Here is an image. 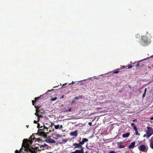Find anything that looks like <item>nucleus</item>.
Wrapping results in <instances>:
<instances>
[{
    "instance_id": "29",
    "label": "nucleus",
    "mask_w": 153,
    "mask_h": 153,
    "mask_svg": "<svg viewBox=\"0 0 153 153\" xmlns=\"http://www.w3.org/2000/svg\"><path fill=\"white\" fill-rule=\"evenodd\" d=\"M53 90H53V89H52V90H48V91L47 92H46V93L45 94H47V93L48 92H50V91H53Z\"/></svg>"
},
{
    "instance_id": "6",
    "label": "nucleus",
    "mask_w": 153,
    "mask_h": 153,
    "mask_svg": "<svg viewBox=\"0 0 153 153\" xmlns=\"http://www.w3.org/2000/svg\"><path fill=\"white\" fill-rule=\"evenodd\" d=\"M88 139L86 138H83L82 139V140L81 142H80L79 143L81 147L82 148H83L82 145H83L84 143L85 142H88Z\"/></svg>"
},
{
    "instance_id": "24",
    "label": "nucleus",
    "mask_w": 153,
    "mask_h": 153,
    "mask_svg": "<svg viewBox=\"0 0 153 153\" xmlns=\"http://www.w3.org/2000/svg\"><path fill=\"white\" fill-rule=\"evenodd\" d=\"M57 98L56 97H54V98H52L51 99V101H54L55 100H57Z\"/></svg>"
},
{
    "instance_id": "14",
    "label": "nucleus",
    "mask_w": 153,
    "mask_h": 153,
    "mask_svg": "<svg viewBox=\"0 0 153 153\" xmlns=\"http://www.w3.org/2000/svg\"><path fill=\"white\" fill-rule=\"evenodd\" d=\"M70 134L71 135L76 137L77 136V131L76 130L72 132Z\"/></svg>"
},
{
    "instance_id": "31",
    "label": "nucleus",
    "mask_w": 153,
    "mask_h": 153,
    "mask_svg": "<svg viewBox=\"0 0 153 153\" xmlns=\"http://www.w3.org/2000/svg\"><path fill=\"white\" fill-rule=\"evenodd\" d=\"M15 152L16 153H20L19 152L18 150H16Z\"/></svg>"
},
{
    "instance_id": "8",
    "label": "nucleus",
    "mask_w": 153,
    "mask_h": 153,
    "mask_svg": "<svg viewBox=\"0 0 153 153\" xmlns=\"http://www.w3.org/2000/svg\"><path fill=\"white\" fill-rule=\"evenodd\" d=\"M80 150H76L75 151L71 153H84V148H80Z\"/></svg>"
},
{
    "instance_id": "3",
    "label": "nucleus",
    "mask_w": 153,
    "mask_h": 153,
    "mask_svg": "<svg viewBox=\"0 0 153 153\" xmlns=\"http://www.w3.org/2000/svg\"><path fill=\"white\" fill-rule=\"evenodd\" d=\"M147 128L148 130L146 131L147 137H149L153 134V129L152 128L149 126L147 127Z\"/></svg>"
},
{
    "instance_id": "21",
    "label": "nucleus",
    "mask_w": 153,
    "mask_h": 153,
    "mask_svg": "<svg viewBox=\"0 0 153 153\" xmlns=\"http://www.w3.org/2000/svg\"><path fill=\"white\" fill-rule=\"evenodd\" d=\"M38 113V112H36V113L35 114L38 117V121H39V117H41V116L40 115H39Z\"/></svg>"
},
{
    "instance_id": "32",
    "label": "nucleus",
    "mask_w": 153,
    "mask_h": 153,
    "mask_svg": "<svg viewBox=\"0 0 153 153\" xmlns=\"http://www.w3.org/2000/svg\"><path fill=\"white\" fill-rule=\"evenodd\" d=\"M88 124L90 126H91L92 124V123L91 122H89V123H88Z\"/></svg>"
},
{
    "instance_id": "12",
    "label": "nucleus",
    "mask_w": 153,
    "mask_h": 153,
    "mask_svg": "<svg viewBox=\"0 0 153 153\" xmlns=\"http://www.w3.org/2000/svg\"><path fill=\"white\" fill-rule=\"evenodd\" d=\"M146 149V146L144 145H141L139 148V150L142 151H144Z\"/></svg>"
},
{
    "instance_id": "25",
    "label": "nucleus",
    "mask_w": 153,
    "mask_h": 153,
    "mask_svg": "<svg viewBox=\"0 0 153 153\" xmlns=\"http://www.w3.org/2000/svg\"><path fill=\"white\" fill-rule=\"evenodd\" d=\"M150 147L153 149V143H151L150 145Z\"/></svg>"
},
{
    "instance_id": "30",
    "label": "nucleus",
    "mask_w": 153,
    "mask_h": 153,
    "mask_svg": "<svg viewBox=\"0 0 153 153\" xmlns=\"http://www.w3.org/2000/svg\"><path fill=\"white\" fill-rule=\"evenodd\" d=\"M109 153H116L115 152L113 151H112L109 152Z\"/></svg>"
},
{
    "instance_id": "22",
    "label": "nucleus",
    "mask_w": 153,
    "mask_h": 153,
    "mask_svg": "<svg viewBox=\"0 0 153 153\" xmlns=\"http://www.w3.org/2000/svg\"><path fill=\"white\" fill-rule=\"evenodd\" d=\"M128 68L127 69H130L134 67V66H132V65H128Z\"/></svg>"
},
{
    "instance_id": "9",
    "label": "nucleus",
    "mask_w": 153,
    "mask_h": 153,
    "mask_svg": "<svg viewBox=\"0 0 153 153\" xmlns=\"http://www.w3.org/2000/svg\"><path fill=\"white\" fill-rule=\"evenodd\" d=\"M45 141L46 143H56L54 140L51 139H46Z\"/></svg>"
},
{
    "instance_id": "26",
    "label": "nucleus",
    "mask_w": 153,
    "mask_h": 153,
    "mask_svg": "<svg viewBox=\"0 0 153 153\" xmlns=\"http://www.w3.org/2000/svg\"><path fill=\"white\" fill-rule=\"evenodd\" d=\"M126 68V69H127V66H122V67L121 68H120V69H124Z\"/></svg>"
},
{
    "instance_id": "36",
    "label": "nucleus",
    "mask_w": 153,
    "mask_h": 153,
    "mask_svg": "<svg viewBox=\"0 0 153 153\" xmlns=\"http://www.w3.org/2000/svg\"><path fill=\"white\" fill-rule=\"evenodd\" d=\"M37 122H38V121H36L35 120H34V123H35L36 124V123H37Z\"/></svg>"
},
{
    "instance_id": "48",
    "label": "nucleus",
    "mask_w": 153,
    "mask_h": 153,
    "mask_svg": "<svg viewBox=\"0 0 153 153\" xmlns=\"http://www.w3.org/2000/svg\"><path fill=\"white\" fill-rule=\"evenodd\" d=\"M152 67L153 68V65H152Z\"/></svg>"
},
{
    "instance_id": "49",
    "label": "nucleus",
    "mask_w": 153,
    "mask_h": 153,
    "mask_svg": "<svg viewBox=\"0 0 153 153\" xmlns=\"http://www.w3.org/2000/svg\"><path fill=\"white\" fill-rule=\"evenodd\" d=\"M63 85L64 86H65V84H63Z\"/></svg>"
},
{
    "instance_id": "10",
    "label": "nucleus",
    "mask_w": 153,
    "mask_h": 153,
    "mask_svg": "<svg viewBox=\"0 0 153 153\" xmlns=\"http://www.w3.org/2000/svg\"><path fill=\"white\" fill-rule=\"evenodd\" d=\"M73 146L74 147V149L77 148H82L79 143H74L73 144Z\"/></svg>"
},
{
    "instance_id": "46",
    "label": "nucleus",
    "mask_w": 153,
    "mask_h": 153,
    "mask_svg": "<svg viewBox=\"0 0 153 153\" xmlns=\"http://www.w3.org/2000/svg\"><path fill=\"white\" fill-rule=\"evenodd\" d=\"M74 101H73L72 102V103H74Z\"/></svg>"
},
{
    "instance_id": "11",
    "label": "nucleus",
    "mask_w": 153,
    "mask_h": 153,
    "mask_svg": "<svg viewBox=\"0 0 153 153\" xmlns=\"http://www.w3.org/2000/svg\"><path fill=\"white\" fill-rule=\"evenodd\" d=\"M141 43L143 46H147L148 44V40H141Z\"/></svg>"
},
{
    "instance_id": "5",
    "label": "nucleus",
    "mask_w": 153,
    "mask_h": 153,
    "mask_svg": "<svg viewBox=\"0 0 153 153\" xmlns=\"http://www.w3.org/2000/svg\"><path fill=\"white\" fill-rule=\"evenodd\" d=\"M35 107L36 108L37 112H39V113H40L41 114L44 113L45 111L41 106L39 107L35 106Z\"/></svg>"
},
{
    "instance_id": "18",
    "label": "nucleus",
    "mask_w": 153,
    "mask_h": 153,
    "mask_svg": "<svg viewBox=\"0 0 153 153\" xmlns=\"http://www.w3.org/2000/svg\"><path fill=\"white\" fill-rule=\"evenodd\" d=\"M84 97L82 95H79L78 96L75 97H74V99L75 100H78L79 99H82Z\"/></svg>"
},
{
    "instance_id": "37",
    "label": "nucleus",
    "mask_w": 153,
    "mask_h": 153,
    "mask_svg": "<svg viewBox=\"0 0 153 153\" xmlns=\"http://www.w3.org/2000/svg\"><path fill=\"white\" fill-rule=\"evenodd\" d=\"M145 94H145L144 93H143V94L142 95L143 97V98L145 96Z\"/></svg>"
},
{
    "instance_id": "45",
    "label": "nucleus",
    "mask_w": 153,
    "mask_h": 153,
    "mask_svg": "<svg viewBox=\"0 0 153 153\" xmlns=\"http://www.w3.org/2000/svg\"><path fill=\"white\" fill-rule=\"evenodd\" d=\"M136 120H133V122H134Z\"/></svg>"
},
{
    "instance_id": "35",
    "label": "nucleus",
    "mask_w": 153,
    "mask_h": 153,
    "mask_svg": "<svg viewBox=\"0 0 153 153\" xmlns=\"http://www.w3.org/2000/svg\"><path fill=\"white\" fill-rule=\"evenodd\" d=\"M134 123H132L131 124V126H134Z\"/></svg>"
},
{
    "instance_id": "27",
    "label": "nucleus",
    "mask_w": 153,
    "mask_h": 153,
    "mask_svg": "<svg viewBox=\"0 0 153 153\" xmlns=\"http://www.w3.org/2000/svg\"><path fill=\"white\" fill-rule=\"evenodd\" d=\"M135 131V134L136 135H140V134L138 133L137 131V130L136 131Z\"/></svg>"
},
{
    "instance_id": "42",
    "label": "nucleus",
    "mask_w": 153,
    "mask_h": 153,
    "mask_svg": "<svg viewBox=\"0 0 153 153\" xmlns=\"http://www.w3.org/2000/svg\"><path fill=\"white\" fill-rule=\"evenodd\" d=\"M146 136H147V135H146V134H144L143 136V137H145Z\"/></svg>"
},
{
    "instance_id": "40",
    "label": "nucleus",
    "mask_w": 153,
    "mask_h": 153,
    "mask_svg": "<svg viewBox=\"0 0 153 153\" xmlns=\"http://www.w3.org/2000/svg\"><path fill=\"white\" fill-rule=\"evenodd\" d=\"M64 95H62V96L61 97V99L63 98H64Z\"/></svg>"
},
{
    "instance_id": "47",
    "label": "nucleus",
    "mask_w": 153,
    "mask_h": 153,
    "mask_svg": "<svg viewBox=\"0 0 153 153\" xmlns=\"http://www.w3.org/2000/svg\"><path fill=\"white\" fill-rule=\"evenodd\" d=\"M74 101H73L72 102V103H74Z\"/></svg>"
},
{
    "instance_id": "15",
    "label": "nucleus",
    "mask_w": 153,
    "mask_h": 153,
    "mask_svg": "<svg viewBox=\"0 0 153 153\" xmlns=\"http://www.w3.org/2000/svg\"><path fill=\"white\" fill-rule=\"evenodd\" d=\"M135 142H133L131 143L130 145L128 146V148L129 149H131L134 147L135 145Z\"/></svg>"
},
{
    "instance_id": "43",
    "label": "nucleus",
    "mask_w": 153,
    "mask_h": 153,
    "mask_svg": "<svg viewBox=\"0 0 153 153\" xmlns=\"http://www.w3.org/2000/svg\"><path fill=\"white\" fill-rule=\"evenodd\" d=\"M40 125L39 124H38L37 125L38 127V126H39Z\"/></svg>"
},
{
    "instance_id": "1",
    "label": "nucleus",
    "mask_w": 153,
    "mask_h": 153,
    "mask_svg": "<svg viewBox=\"0 0 153 153\" xmlns=\"http://www.w3.org/2000/svg\"><path fill=\"white\" fill-rule=\"evenodd\" d=\"M36 134H37L34 133L32 135L30 136L29 140L25 139L23 140L22 145L24 146L25 145L27 146V150L31 153H36L37 151H41L43 150L45 147L48 146V145L44 143L43 144L42 143L39 144L38 146L36 147L35 148L29 146V145L31 144L34 140L35 142H36V140H35L36 139L34 137V135Z\"/></svg>"
},
{
    "instance_id": "41",
    "label": "nucleus",
    "mask_w": 153,
    "mask_h": 153,
    "mask_svg": "<svg viewBox=\"0 0 153 153\" xmlns=\"http://www.w3.org/2000/svg\"><path fill=\"white\" fill-rule=\"evenodd\" d=\"M138 36H139V34H137L136 35V37H137Z\"/></svg>"
},
{
    "instance_id": "16",
    "label": "nucleus",
    "mask_w": 153,
    "mask_h": 153,
    "mask_svg": "<svg viewBox=\"0 0 153 153\" xmlns=\"http://www.w3.org/2000/svg\"><path fill=\"white\" fill-rule=\"evenodd\" d=\"M130 135V133L129 132H127L126 134H123L122 135V137L123 138H126L129 137Z\"/></svg>"
},
{
    "instance_id": "34",
    "label": "nucleus",
    "mask_w": 153,
    "mask_h": 153,
    "mask_svg": "<svg viewBox=\"0 0 153 153\" xmlns=\"http://www.w3.org/2000/svg\"><path fill=\"white\" fill-rule=\"evenodd\" d=\"M146 90H147L146 88H145L144 90V93L145 94H146Z\"/></svg>"
},
{
    "instance_id": "20",
    "label": "nucleus",
    "mask_w": 153,
    "mask_h": 153,
    "mask_svg": "<svg viewBox=\"0 0 153 153\" xmlns=\"http://www.w3.org/2000/svg\"><path fill=\"white\" fill-rule=\"evenodd\" d=\"M141 40H148V39H147V37L146 36H142Z\"/></svg>"
},
{
    "instance_id": "28",
    "label": "nucleus",
    "mask_w": 153,
    "mask_h": 153,
    "mask_svg": "<svg viewBox=\"0 0 153 153\" xmlns=\"http://www.w3.org/2000/svg\"><path fill=\"white\" fill-rule=\"evenodd\" d=\"M133 129L135 131L137 130V126H133Z\"/></svg>"
},
{
    "instance_id": "23",
    "label": "nucleus",
    "mask_w": 153,
    "mask_h": 153,
    "mask_svg": "<svg viewBox=\"0 0 153 153\" xmlns=\"http://www.w3.org/2000/svg\"><path fill=\"white\" fill-rule=\"evenodd\" d=\"M54 128L56 129H57L59 128V125H57L54 126Z\"/></svg>"
},
{
    "instance_id": "39",
    "label": "nucleus",
    "mask_w": 153,
    "mask_h": 153,
    "mask_svg": "<svg viewBox=\"0 0 153 153\" xmlns=\"http://www.w3.org/2000/svg\"><path fill=\"white\" fill-rule=\"evenodd\" d=\"M150 120H153V117H152L150 118Z\"/></svg>"
},
{
    "instance_id": "51",
    "label": "nucleus",
    "mask_w": 153,
    "mask_h": 153,
    "mask_svg": "<svg viewBox=\"0 0 153 153\" xmlns=\"http://www.w3.org/2000/svg\"><path fill=\"white\" fill-rule=\"evenodd\" d=\"M85 153H87V152H85Z\"/></svg>"
},
{
    "instance_id": "17",
    "label": "nucleus",
    "mask_w": 153,
    "mask_h": 153,
    "mask_svg": "<svg viewBox=\"0 0 153 153\" xmlns=\"http://www.w3.org/2000/svg\"><path fill=\"white\" fill-rule=\"evenodd\" d=\"M39 135L40 136H42V137H47V135L45 134V133L41 131L39 133Z\"/></svg>"
},
{
    "instance_id": "19",
    "label": "nucleus",
    "mask_w": 153,
    "mask_h": 153,
    "mask_svg": "<svg viewBox=\"0 0 153 153\" xmlns=\"http://www.w3.org/2000/svg\"><path fill=\"white\" fill-rule=\"evenodd\" d=\"M120 69V68H117V69L111 72L113 73V74H117L119 72V70Z\"/></svg>"
},
{
    "instance_id": "33",
    "label": "nucleus",
    "mask_w": 153,
    "mask_h": 153,
    "mask_svg": "<svg viewBox=\"0 0 153 153\" xmlns=\"http://www.w3.org/2000/svg\"><path fill=\"white\" fill-rule=\"evenodd\" d=\"M63 128V126L62 125H61L60 126H59V129H61Z\"/></svg>"
},
{
    "instance_id": "2",
    "label": "nucleus",
    "mask_w": 153,
    "mask_h": 153,
    "mask_svg": "<svg viewBox=\"0 0 153 153\" xmlns=\"http://www.w3.org/2000/svg\"><path fill=\"white\" fill-rule=\"evenodd\" d=\"M36 134H37L34 133L32 135L30 136L29 140L25 139L23 140L22 145L24 146L25 145L27 146V150L31 153H36L37 151H41L43 150L45 147L48 146V145L44 143L43 144L42 143L39 144L38 146L36 147L35 148L29 146V145L31 144L34 140L35 142H36V140H35L36 139L34 137V135Z\"/></svg>"
},
{
    "instance_id": "4",
    "label": "nucleus",
    "mask_w": 153,
    "mask_h": 153,
    "mask_svg": "<svg viewBox=\"0 0 153 153\" xmlns=\"http://www.w3.org/2000/svg\"><path fill=\"white\" fill-rule=\"evenodd\" d=\"M140 61H138L137 62H135L133 63H131L132 62H130L131 63L132 66H134V67L135 66L136 69H139L140 68H141L143 65L140 64Z\"/></svg>"
},
{
    "instance_id": "13",
    "label": "nucleus",
    "mask_w": 153,
    "mask_h": 153,
    "mask_svg": "<svg viewBox=\"0 0 153 153\" xmlns=\"http://www.w3.org/2000/svg\"><path fill=\"white\" fill-rule=\"evenodd\" d=\"M123 144V143L122 142H120L118 143L117 144L119 146L118 148L120 149L123 148H124L125 146H123L122 145V144Z\"/></svg>"
},
{
    "instance_id": "50",
    "label": "nucleus",
    "mask_w": 153,
    "mask_h": 153,
    "mask_svg": "<svg viewBox=\"0 0 153 153\" xmlns=\"http://www.w3.org/2000/svg\"><path fill=\"white\" fill-rule=\"evenodd\" d=\"M59 135H58V136L59 137Z\"/></svg>"
},
{
    "instance_id": "7",
    "label": "nucleus",
    "mask_w": 153,
    "mask_h": 153,
    "mask_svg": "<svg viewBox=\"0 0 153 153\" xmlns=\"http://www.w3.org/2000/svg\"><path fill=\"white\" fill-rule=\"evenodd\" d=\"M44 95V94H43L42 95H40L39 97H36L35 98V100H33L32 101V104L33 105H35L34 104L36 102L37 100H38L39 99H40L41 98V97L43 96V95Z\"/></svg>"
},
{
    "instance_id": "38",
    "label": "nucleus",
    "mask_w": 153,
    "mask_h": 153,
    "mask_svg": "<svg viewBox=\"0 0 153 153\" xmlns=\"http://www.w3.org/2000/svg\"><path fill=\"white\" fill-rule=\"evenodd\" d=\"M71 108H70L68 110V111H71Z\"/></svg>"
},
{
    "instance_id": "44",
    "label": "nucleus",
    "mask_w": 153,
    "mask_h": 153,
    "mask_svg": "<svg viewBox=\"0 0 153 153\" xmlns=\"http://www.w3.org/2000/svg\"><path fill=\"white\" fill-rule=\"evenodd\" d=\"M74 83V82L73 81H72L71 83L73 84Z\"/></svg>"
}]
</instances>
